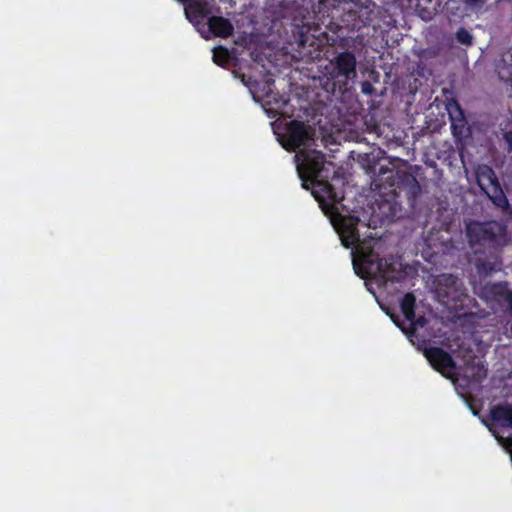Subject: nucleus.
Listing matches in <instances>:
<instances>
[{
	"label": "nucleus",
	"instance_id": "1",
	"mask_svg": "<svg viewBox=\"0 0 512 512\" xmlns=\"http://www.w3.org/2000/svg\"><path fill=\"white\" fill-rule=\"evenodd\" d=\"M302 157V162L297 165L299 178L302 181V187L306 190L310 186L314 187L312 195L322 203L329 199L334 203H341L343 196H340L334 186L329 182L332 162L326 161V155L317 150L302 151L295 157Z\"/></svg>",
	"mask_w": 512,
	"mask_h": 512
},
{
	"label": "nucleus",
	"instance_id": "2",
	"mask_svg": "<svg viewBox=\"0 0 512 512\" xmlns=\"http://www.w3.org/2000/svg\"><path fill=\"white\" fill-rule=\"evenodd\" d=\"M372 10L368 7L357 6L353 9L345 10L339 23L332 21L327 25V29L331 32H325L326 42L330 46L339 48H349L350 40H354L356 36L352 35L356 31L367 27L372 22ZM359 35H357L358 37Z\"/></svg>",
	"mask_w": 512,
	"mask_h": 512
},
{
	"label": "nucleus",
	"instance_id": "3",
	"mask_svg": "<svg viewBox=\"0 0 512 512\" xmlns=\"http://www.w3.org/2000/svg\"><path fill=\"white\" fill-rule=\"evenodd\" d=\"M335 55L323 68L324 89L336 93L347 90L348 84L357 77V59L348 48Z\"/></svg>",
	"mask_w": 512,
	"mask_h": 512
},
{
	"label": "nucleus",
	"instance_id": "4",
	"mask_svg": "<svg viewBox=\"0 0 512 512\" xmlns=\"http://www.w3.org/2000/svg\"><path fill=\"white\" fill-rule=\"evenodd\" d=\"M505 233V227L496 221H472L466 228L468 242L473 249L476 246L495 248L502 243Z\"/></svg>",
	"mask_w": 512,
	"mask_h": 512
},
{
	"label": "nucleus",
	"instance_id": "5",
	"mask_svg": "<svg viewBox=\"0 0 512 512\" xmlns=\"http://www.w3.org/2000/svg\"><path fill=\"white\" fill-rule=\"evenodd\" d=\"M478 186L506 215H512V208L492 168L487 165L480 166L476 171Z\"/></svg>",
	"mask_w": 512,
	"mask_h": 512
},
{
	"label": "nucleus",
	"instance_id": "6",
	"mask_svg": "<svg viewBox=\"0 0 512 512\" xmlns=\"http://www.w3.org/2000/svg\"><path fill=\"white\" fill-rule=\"evenodd\" d=\"M361 278H378L384 282L397 280L396 263L391 258H381L373 249H367L362 253Z\"/></svg>",
	"mask_w": 512,
	"mask_h": 512
},
{
	"label": "nucleus",
	"instance_id": "7",
	"mask_svg": "<svg viewBox=\"0 0 512 512\" xmlns=\"http://www.w3.org/2000/svg\"><path fill=\"white\" fill-rule=\"evenodd\" d=\"M446 110L451 122V131L455 142L463 145L471 136V129L465 117L464 110L455 99H451L447 102Z\"/></svg>",
	"mask_w": 512,
	"mask_h": 512
},
{
	"label": "nucleus",
	"instance_id": "8",
	"mask_svg": "<svg viewBox=\"0 0 512 512\" xmlns=\"http://www.w3.org/2000/svg\"><path fill=\"white\" fill-rule=\"evenodd\" d=\"M366 172L368 174H377L379 180H382L386 174H389L385 179L389 180L391 187L400 188L401 185H410L414 190L419 189V184L416 178L406 172L395 171L386 166H380L377 171V163L375 161L368 163L366 166Z\"/></svg>",
	"mask_w": 512,
	"mask_h": 512
},
{
	"label": "nucleus",
	"instance_id": "9",
	"mask_svg": "<svg viewBox=\"0 0 512 512\" xmlns=\"http://www.w3.org/2000/svg\"><path fill=\"white\" fill-rule=\"evenodd\" d=\"M424 356L433 369L444 377L451 378L455 375L456 362L444 349L435 346L427 347L424 349Z\"/></svg>",
	"mask_w": 512,
	"mask_h": 512
},
{
	"label": "nucleus",
	"instance_id": "10",
	"mask_svg": "<svg viewBox=\"0 0 512 512\" xmlns=\"http://www.w3.org/2000/svg\"><path fill=\"white\" fill-rule=\"evenodd\" d=\"M360 220L355 216L342 217L339 224V236L342 242V245L345 248L357 247L360 249V253L366 251L362 244L364 242L360 239V234L358 231V224Z\"/></svg>",
	"mask_w": 512,
	"mask_h": 512
},
{
	"label": "nucleus",
	"instance_id": "11",
	"mask_svg": "<svg viewBox=\"0 0 512 512\" xmlns=\"http://www.w3.org/2000/svg\"><path fill=\"white\" fill-rule=\"evenodd\" d=\"M308 139L307 126L299 120H292L286 129V145L287 150H296L305 144Z\"/></svg>",
	"mask_w": 512,
	"mask_h": 512
},
{
	"label": "nucleus",
	"instance_id": "12",
	"mask_svg": "<svg viewBox=\"0 0 512 512\" xmlns=\"http://www.w3.org/2000/svg\"><path fill=\"white\" fill-rule=\"evenodd\" d=\"M210 14L209 4L206 0H187L185 15L190 22L200 23Z\"/></svg>",
	"mask_w": 512,
	"mask_h": 512
},
{
	"label": "nucleus",
	"instance_id": "13",
	"mask_svg": "<svg viewBox=\"0 0 512 512\" xmlns=\"http://www.w3.org/2000/svg\"><path fill=\"white\" fill-rule=\"evenodd\" d=\"M490 420L497 426L503 428H512V405L497 404L489 411Z\"/></svg>",
	"mask_w": 512,
	"mask_h": 512
},
{
	"label": "nucleus",
	"instance_id": "14",
	"mask_svg": "<svg viewBox=\"0 0 512 512\" xmlns=\"http://www.w3.org/2000/svg\"><path fill=\"white\" fill-rule=\"evenodd\" d=\"M209 31L220 38H228L233 35L234 27L231 21L222 16H211L207 20Z\"/></svg>",
	"mask_w": 512,
	"mask_h": 512
},
{
	"label": "nucleus",
	"instance_id": "15",
	"mask_svg": "<svg viewBox=\"0 0 512 512\" xmlns=\"http://www.w3.org/2000/svg\"><path fill=\"white\" fill-rule=\"evenodd\" d=\"M416 297L412 292L406 293L401 302L400 309L407 321H413L415 318Z\"/></svg>",
	"mask_w": 512,
	"mask_h": 512
},
{
	"label": "nucleus",
	"instance_id": "16",
	"mask_svg": "<svg viewBox=\"0 0 512 512\" xmlns=\"http://www.w3.org/2000/svg\"><path fill=\"white\" fill-rule=\"evenodd\" d=\"M242 81L250 89H252V88L259 89L266 98H271V96H272V86L275 83L273 78L267 77L263 81L261 89L259 88L260 83L257 80H253L251 77H248V79L246 80L245 79V75H242Z\"/></svg>",
	"mask_w": 512,
	"mask_h": 512
},
{
	"label": "nucleus",
	"instance_id": "17",
	"mask_svg": "<svg viewBox=\"0 0 512 512\" xmlns=\"http://www.w3.org/2000/svg\"><path fill=\"white\" fill-rule=\"evenodd\" d=\"M491 292L499 300H503L507 304V311L512 316V290L506 288L505 285L498 283L491 287Z\"/></svg>",
	"mask_w": 512,
	"mask_h": 512
},
{
	"label": "nucleus",
	"instance_id": "18",
	"mask_svg": "<svg viewBox=\"0 0 512 512\" xmlns=\"http://www.w3.org/2000/svg\"><path fill=\"white\" fill-rule=\"evenodd\" d=\"M229 51L223 46H219L213 50V61L219 66H225L229 61Z\"/></svg>",
	"mask_w": 512,
	"mask_h": 512
},
{
	"label": "nucleus",
	"instance_id": "19",
	"mask_svg": "<svg viewBox=\"0 0 512 512\" xmlns=\"http://www.w3.org/2000/svg\"><path fill=\"white\" fill-rule=\"evenodd\" d=\"M455 37L457 42L462 45L471 46L473 43L472 34L465 28H459L456 32Z\"/></svg>",
	"mask_w": 512,
	"mask_h": 512
},
{
	"label": "nucleus",
	"instance_id": "20",
	"mask_svg": "<svg viewBox=\"0 0 512 512\" xmlns=\"http://www.w3.org/2000/svg\"><path fill=\"white\" fill-rule=\"evenodd\" d=\"M472 369L474 370L473 379L476 382H481L486 377V370L483 365L474 363Z\"/></svg>",
	"mask_w": 512,
	"mask_h": 512
},
{
	"label": "nucleus",
	"instance_id": "21",
	"mask_svg": "<svg viewBox=\"0 0 512 512\" xmlns=\"http://www.w3.org/2000/svg\"><path fill=\"white\" fill-rule=\"evenodd\" d=\"M361 92L367 96H374L376 94V89L370 81L361 82Z\"/></svg>",
	"mask_w": 512,
	"mask_h": 512
},
{
	"label": "nucleus",
	"instance_id": "22",
	"mask_svg": "<svg viewBox=\"0 0 512 512\" xmlns=\"http://www.w3.org/2000/svg\"><path fill=\"white\" fill-rule=\"evenodd\" d=\"M502 61L507 66L509 79H512V49L503 55Z\"/></svg>",
	"mask_w": 512,
	"mask_h": 512
},
{
	"label": "nucleus",
	"instance_id": "23",
	"mask_svg": "<svg viewBox=\"0 0 512 512\" xmlns=\"http://www.w3.org/2000/svg\"><path fill=\"white\" fill-rule=\"evenodd\" d=\"M411 323V329L414 330L416 327H423L426 324V318L424 316L415 317L413 321H409Z\"/></svg>",
	"mask_w": 512,
	"mask_h": 512
},
{
	"label": "nucleus",
	"instance_id": "24",
	"mask_svg": "<svg viewBox=\"0 0 512 512\" xmlns=\"http://www.w3.org/2000/svg\"><path fill=\"white\" fill-rule=\"evenodd\" d=\"M503 139L507 143L508 152H512V130L503 133Z\"/></svg>",
	"mask_w": 512,
	"mask_h": 512
},
{
	"label": "nucleus",
	"instance_id": "25",
	"mask_svg": "<svg viewBox=\"0 0 512 512\" xmlns=\"http://www.w3.org/2000/svg\"><path fill=\"white\" fill-rule=\"evenodd\" d=\"M327 2H328V0H319V2H318L319 9H321L322 7H326Z\"/></svg>",
	"mask_w": 512,
	"mask_h": 512
},
{
	"label": "nucleus",
	"instance_id": "26",
	"mask_svg": "<svg viewBox=\"0 0 512 512\" xmlns=\"http://www.w3.org/2000/svg\"><path fill=\"white\" fill-rule=\"evenodd\" d=\"M427 14H428L427 16H426V15H424V14H421L422 19H425V20H427V19H431V17H432V16H431V13H430V12H427Z\"/></svg>",
	"mask_w": 512,
	"mask_h": 512
},
{
	"label": "nucleus",
	"instance_id": "27",
	"mask_svg": "<svg viewBox=\"0 0 512 512\" xmlns=\"http://www.w3.org/2000/svg\"><path fill=\"white\" fill-rule=\"evenodd\" d=\"M466 1L471 4H476V3L480 2L481 0H466Z\"/></svg>",
	"mask_w": 512,
	"mask_h": 512
},
{
	"label": "nucleus",
	"instance_id": "28",
	"mask_svg": "<svg viewBox=\"0 0 512 512\" xmlns=\"http://www.w3.org/2000/svg\"><path fill=\"white\" fill-rule=\"evenodd\" d=\"M393 321L395 322L396 326L400 327V324L397 321H395L394 319H393Z\"/></svg>",
	"mask_w": 512,
	"mask_h": 512
}]
</instances>
